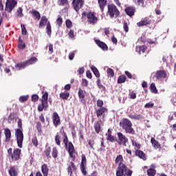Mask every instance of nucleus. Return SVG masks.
<instances>
[{
  "mask_svg": "<svg viewBox=\"0 0 176 176\" xmlns=\"http://www.w3.org/2000/svg\"><path fill=\"white\" fill-rule=\"evenodd\" d=\"M41 172L43 176H49V167H47V164H44L41 166Z\"/></svg>",
  "mask_w": 176,
  "mask_h": 176,
  "instance_id": "25",
  "label": "nucleus"
},
{
  "mask_svg": "<svg viewBox=\"0 0 176 176\" xmlns=\"http://www.w3.org/2000/svg\"><path fill=\"white\" fill-rule=\"evenodd\" d=\"M51 152H52V148L49 146L47 148H45V149L43 151V153L47 159H52V155H50Z\"/></svg>",
  "mask_w": 176,
  "mask_h": 176,
  "instance_id": "32",
  "label": "nucleus"
},
{
  "mask_svg": "<svg viewBox=\"0 0 176 176\" xmlns=\"http://www.w3.org/2000/svg\"><path fill=\"white\" fill-rule=\"evenodd\" d=\"M60 133L63 135V140H67L68 139V135L67 134V132L64 130V126H62L60 129Z\"/></svg>",
  "mask_w": 176,
  "mask_h": 176,
  "instance_id": "42",
  "label": "nucleus"
},
{
  "mask_svg": "<svg viewBox=\"0 0 176 176\" xmlns=\"http://www.w3.org/2000/svg\"><path fill=\"white\" fill-rule=\"evenodd\" d=\"M168 76V73H167V71L164 69L157 71L154 75V78H156V80H160V82H163L164 80L167 82Z\"/></svg>",
  "mask_w": 176,
  "mask_h": 176,
  "instance_id": "6",
  "label": "nucleus"
},
{
  "mask_svg": "<svg viewBox=\"0 0 176 176\" xmlns=\"http://www.w3.org/2000/svg\"><path fill=\"white\" fill-rule=\"evenodd\" d=\"M14 115L15 114L12 113L8 116V123H12V120H14Z\"/></svg>",
  "mask_w": 176,
  "mask_h": 176,
  "instance_id": "58",
  "label": "nucleus"
},
{
  "mask_svg": "<svg viewBox=\"0 0 176 176\" xmlns=\"http://www.w3.org/2000/svg\"><path fill=\"white\" fill-rule=\"evenodd\" d=\"M120 126L122 127L126 134L135 135V130L133 128V122L128 118H122V122H120Z\"/></svg>",
  "mask_w": 176,
  "mask_h": 176,
  "instance_id": "2",
  "label": "nucleus"
},
{
  "mask_svg": "<svg viewBox=\"0 0 176 176\" xmlns=\"http://www.w3.org/2000/svg\"><path fill=\"white\" fill-rule=\"evenodd\" d=\"M123 27H124V31L125 32H129V23H127V22L126 21L124 22Z\"/></svg>",
  "mask_w": 176,
  "mask_h": 176,
  "instance_id": "62",
  "label": "nucleus"
},
{
  "mask_svg": "<svg viewBox=\"0 0 176 176\" xmlns=\"http://www.w3.org/2000/svg\"><path fill=\"white\" fill-rule=\"evenodd\" d=\"M38 61V58L36 57H32L29 60L23 63V67H28V65H32L35 64Z\"/></svg>",
  "mask_w": 176,
  "mask_h": 176,
  "instance_id": "19",
  "label": "nucleus"
},
{
  "mask_svg": "<svg viewBox=\"0 0 176 176\" xmlns=\"http://www.w3.org/2000/svg\"><path fill=\"white\" fill-rule=\"evenodd\" d=\"M23 16V8L21 7H19L16 12V19H21V17Z\"/></svg>",
  "mask_w": 176,
  "mask_h": 176,
  "instance_id": "41",
  "label": "nucleus"
},
{
  "mask_svg": "<svg viewBox=\"0 0 176 176\" xmlns=\"http://www.w3.org/2000/svg\"><path fill=\"white\" fill-rule=\"evenodd\" d=\"M30 14H32V17L34 20H41V13L38 11L35 10H32L30 11Z\"/></svg>",
  "mask_w": 176,
  "mask_h": 176,
  "instance_id": "23",
  "label": "nucleus"
},
{
  "mask_svg": "<svg viewBox=\"0 0 176 176\" xmlns=\"http://www.w3.org/2000/svg\"><path fill=\"white\" fill-rule=\"evenodd\" d=\"M107 141H110V142H115L116 141V137L112 135H108L107 137Z\"/></svg>",
  "mask_w": 176,
  "mask_h": 176,
  "instance_id": "51",
  "label": "nucleus"
},
{
  "mask_svg": "<svg viewBox=\"0 0 176 176\" xmlns=\"http://www.w3.org/2000/svg\"><path fill=\"white\" fill-rule=\"evenodd\" d=\"M107 72V76H110V78H113V76H115V72H113V69H112L111 68H108Z\"/></svg>",
  "mask_w": 176,
  "mask_h": 176,
  "instance_id": "46",
  "label": "nucleus"
},
{
  "mask_svg": "<svg viewBox=\"0 0 176 176\" xmlns=\"http://www.w3.org/2000/svg\"><path fill=\"white\" fill-rule=\"evenodd\" d=\"M107 13L111 19H113V17H119V16H120V12H119V10H118V8L115 4L108 5Z\"/></svg>",
  "mask_w": 176,
  "mask_h": 176,
  "instance_id": "7",
  "label": "nucleus"
},
{
  "mask_svg": "<svg viewBox=\"0 0 176 176\" xmlns=\"http://www.w3.org/2000/svg\"><path fill=\"white\" fill-rule=\"evenodd\" d=\"M47 34L49 36L52 35V25L50 24V21H48L46 26Z\"/></svg>",
  "mask_w": 176,
  "mask_h": 176,
  "instance_id": "40",
  "label": "nucleus"
},
{
  "mask_svg": "<svg viewBox=\"0 0 176 176\" xmlns=\"http://www.w3.org/2000/svg\"><path fill=\"white\" fill-rule=\"evenodd\" d=\"M17 6V1L16 0H6L5 10L8 13H12V10Z\"/></svg>",
  "mask_w": 176,
  "mask_h": 176,
  "instance_id": "11",
  "label": "nucleus"
},
{
  "mask_svg": "<svg viewBox=\"0 0 176 176\" xmlns=\"http://www.w3.org/2000/svg\"><path fill=\"white\" fill-rule=\"evenodd\" d=\"M148 49V47L145 45H141L139 47H136V51L138 52L139 54H141V53H145V50Z\"/></svg>",
  "mask_w": 176,
  "mask_h": 176,
  "instance_id": "35",
  "label": "nucleus"
},
{
  "mask_svg": "<svg viewBox=\"0 0 176 176\" xmlns=\"http://www.w3.org/2000/svg\"><path fill=\"white\" fill-rule=\"evenodd\" d=\"M127 78L124 75H121L118 78L117 82L118 84L124 83Z\"/></svg>",
  "mask_w": 176,
  "mask_h": 176,
  "instance_id": "39",
  "label": "nucleus"
},
{
  "mask_svg": "<svg viewBox=\"0 0 176 176\" xmlns=\"http://www.w3.org/2000/svg\"><path fill=\"white\" fill-rule=\"evenodd\" d=\"M49 21H47V18L46 16H43L41 19L40 23H39V28H43L46 24H47Z\"/></svg>",
  "mask_w": 176,
  "mask_h": 176,
  "instance_id": "26",
  "label": "nucleus"
},
{
  "mask_svg": "<svg viewBox=\"0 0 176 176\" xmlns=\"http://www.w3.org/2000/svg\"><path fill=\"white\" fill-rule=\"evenodd\" d=\"M18 50L21 52L23 50V39H21V36H19V41H18Z\"/></svg>",
  "mask_w": 176,
  "mask_h": 176,
  "instance_id": "44",
  "label": "nucleus"
},
{
  "mask_svg": "<svg viewBox=\"0 0 176 176\" xmlns=\"http://www.w3.org/2000/svg\"><path fill=\"white\" fill-rule=\"evenodd\" d=\"M123 155H118L115 160L116 164H118L116 170V176H131L133 170H131L126 164L123 163Z\"/></svg>",
  "mask_w": 176,
  "mask_h": 176,
  "instance_id": "1",
  "label": "nucleus"
},
{
  "mask_svg": "<svg viewBox=\"0 0 176 176\" xmlns=\"http://www.w3.org/2000/svg\"><path fill=\"white\" fill-rule=\"evenodd\" d=\"M128 118H130V119H134L135 120H142V115L141 114H129L128 116Z\"/></svg>",
  "mask_w": 176,
  "mask_h": 176,
  "instance_id": "33",
  "label": "nucleus"
},
{
  "mask_svg": "<svg viewBox=\"0 0 176 176\" xmlns=\"http://www.w3.org/2000/svg\"><path fill=\"white\" fill-rule=\"evenodd\" d=\"M66 27L67 28H72V21L69 19L66 20Z\"/></svg>",
  "mask_w": 176,
  "mask_h": 176,
  "instance_id": "63",
  "label": "nucleus"
},
{
  "mask_svg": "<svg viewBox=\"0 0 176 176\" xmlns=\"http://www.w3.org/2000/svg\"><path fill=\"white\" fill-rule=\"evenodd\" d=\"M52 155L54 159H57V156H58V150H57V147H54L52 148Z\"/></svg>",
  "mask_w": 176,
  "mask_h": 176,
  "instance_id": "43",
  "label": "nucleus"
},
{
  "mask_svg": "<svg viewBox=\"0 0 176 176\" xmlns=\"http://www.w3.org/2000/svg\"><path fill=\"white\" fill-rule=\"evenodd\" d=\"M85 97H86V91L82 89L81 87L78 88V98H80V100L83 104L86 102V100H85Z\"/></svg>",
  "mask_w": 176,
  "mask_h": 176,
  "instance_id": "20",
  "label": "nucleus"
},
{
  "mask_svg": "<svg viewBox=\"0 0 176 176\" xmlns=\"http://www.w3.org/2000/svg\"><path fill=\"white\" fill-rule=\"evenodd\" d=\"M154 105H155L154 103L148 102V103H146V104L144 105V108H153Z\"/></svg>",
  "mask_w": 176,
  "mask_h": 176,
  "instance_id": "64",
  "label": "nucleus"
},
{
  "mask_svg": "<svg viewBox=\"0 0 176 176\" xmlns=\"http://www.w3.org/2000/svg\"><path fill=\"white\" fill-rule=\"evenodd\" d=\"M96 105L98 108H105V107H104V101H102V100H98Z\"/></svg>",
  "mask_w": 176,
  "mask_h": 176,
  "instance_id": "53",
  "label": "nucleus"
},
{
  "mask_svg": "<svg viewBox=\"0 0 176 176\" xmlns=\"http://www.w3.org/2000/svg\"><path fill=\"white\" fill-rule=\"evenodd\" d=\"M94 129L96 134H100V132L101 131V124L100 123V122L96 121L94 122Z\"/></svg>",
  "mask_w": 176,
  "mask_h": 176,
  "instance_id": "28",
  "label": "nucleus"
},
{
  "mask_svg": "<svg viewBox=\"0 0 176 176\" xmlns=\"http://www.w3.org/2000/svg\"><path fill=\"white\" fill-rule=\"evenodd\" d=\"M91 69L92 72L94 74L95 76H96L97 78H100V72L98 71V69L96 67V66L92 65Z\"/></svg>",
  "mask_w": 176,
  "mask_h": 176,
  "instance_id": "36",
  "label": "nucleus"
},
{
  "mask_svg": "<svg viewBox=\"0 0 176 176\" xmlns=\"http://www.w3.org/2000/svg\"><path fill=\"white\" fill-rule=\"evenodd\" d=\"M134 3H135V5H138V6H142V8H144V0H133Z\"/></svg>",
  "mask_w": 176,
  "mask_h": 176,
  "instance_id": "52",
  "label": "nucleus"
},
{
  "mask_svg": "<svg viewBox=\"0 0 176 176\" xmlns=\"http://www.w3.org/2000/svg\"><path fill=\"white\" fill-rule=\"evenodd\" d=\"M58 5L59 6H65L68 5V0H58Z\"/></svg>",
  "mask_w": 176,
  "mask_h": 176,
  "instance_id": "47",
  "label": "nucleus"
},
{
  "mask_svg": "<svg viewBox=\"0 0 176 176\" xmlns=\"http://www.w3.org/2000/svg\"><path fill=\"white\" fill-rule=\"evenodd\" d=\"M96 116L98 119L105 120V118L108 114V108L107 107H98L96 110Z\"/></svg>",
  "mask_w": 176,
  "mask_h": 176,
  "instance_id": "8",
  "label": "nucleus"
},
{
  "mask_svg": "<svg viewBox=\"0 0 176 176\" xmlns=\"http://www.w3.org/2000/svg\"><path fill=\"white\" fill-rule=\"evenodd\" d=\"M15 136L19 148H23V131L20 129H16Z\"/></svg>",
  "mask_w": 176,
  "mask_h": 176,
  "instance_id": "12",
  "label": "nucleus"
},
{
  "mask_svg": "<svg viewBox=\"0 0 176 176\" xmlns=\"http://www.w3.org/2000/svg\"><path fill=\"white\" fill-rule=\"evenodd\" d=\"M68 36L69 39H75V31L74 30H70L68 33Z\"/></svg>",
  "mask_w": 176,
  "mask_h": 176,
  "instance_id": "49",
  "label": "nucleus"
},
{
  "mask_svg": "<svg viewBox=\"0 0 176 176\" xmlns=\"http://www.w3.org/2000/svg\"><path fill=\"white\" fill-rule=\"evenodd\" d=\"M47 100H49V93L45 91L42 96V98L40 99L41 103L38 105V112H43V109H45V111L47 110V108H49V103L47 102Z\"/></svg>",
  "mask_w": 176,
  "mask_h": 176,
  "instance_id": "5",
  "label": "nucleus"
},
{
  "mask_svg": "<svg viewBox=\"0 0 176 176\" xmlns=\"http://www.w3.org/2000/svg\"><path fill=\"white\" fill-rule=\"evenodd\" d=\"M136 10H137L135 7L133 6H129L125 8L124 12L127 14V16H129V17H133V16L135 14Z\"/></svg>",
  "mask_w": 176,
  "mask_h": 176,
  "instance_id": "16",
  "label": "nucleus"
},
{
  "mask_svg": "<svg viewBox=\"0 0 176 176\" xmlns=\"http://www.w3.org/2000/svg\"><path fill=\"white\" fill-rule=\"evenodd\" d=\"M55 144L58 146H61V135L58 132L55 135Z\"/></svg>",
  "mask_w": 176,
  "mask_h": 176,
  "instance_id": "31",
  "label": "nucleus"
},
{
  "mask_svg": "<svg viewBox=\"0 0 176 176\" xmlns=\"http://www.w3.org/2000/svg\"><path fill=\"white\" fill-rule=\"evenodd\" d=\"M131 141L133 146H135L138 149H141V144H140V143H138L137 141L134 140H131Z\"/></svg>",
  "mask_w": 176,
  "mask_h": 176,
  "instance_id": "50",
  "label": "nucleus"
},
{
  "mask_svg": "<svg viewBox=\"0 0 176 176\" xmlns=\"http://www.w3.org/2000/svg\"><path fill=\"white\" fill-rule=\"evenodd\" d=\"M38 100H39V96H38L37 94H34L32 96V102H36V101H38Z\"/></svg>",
  "mask_w": 176,
  "mask_h": 176,
  "instance_id": "59",
  "label": "nucleus"
},
{
  "mask_svg": "<svg viewBox=\"0 0 176 176\" xmlns=\"http://www.w3.org/2000/svg\"><path fill=\"white\" fill-rule=\"evenodd\" d=\"M135 156H138L140 159H142V160H146V155H145V153L141 150H135Z\"/></svg>",
  "mask_w": 176,
  "mask_h": 176,
  "instance_id": "21",
  "label": "nucleus"
},
{
  "mask_svg": "<svg viewBox=\"0 0 176 176\" xmlns=\"http://www.w3.org/2000/svg\"><path fill=\"white\" fill-rule=\"evenodd\" d=\"M63 142L65 144V149L67 150L69 157H71L72 162H75L76 160V155L75 153V146H74V144L72 142H69V140L65 139L63 140Z\"/></svg>",
  "mask_w": 176,
  "mask_h": 176,
  "instance_id": "3",
  "label": "nucleus"
},
{
  "mask_svg": "<svg viewBox=\"0 0 176 176\" xmlns=\"http://www.w3.org/2000/svg\"><path fill=\"white\" fill-rule=\"evenodd\" d=\"M81 85L83 86V87H87V86H89V81L85 78H82Z\"/></svg>",
  "mask_w": 176,
  "mask_h": 176,
  "instance_id": "57",
  "label": "nucleus"
},
{
  "mask_svg": "<svg viewBox=\"0 0 176 176\" xmlns=\"http://www.w3.org/2000/svg\"><path fill=\"white\" fill-rule=\"evenodd\" d=\"M32 142L34 146L35 147L38 146V138L36 137H34L32 139Z\"/></svg>",
  "mask_w": 176,
  "mask_h": 176,
  "instance_id": "61",
  "label": "nucleus"
},
{
  "mask_svg": "<svg viewBox=\"0 0 176 176\" xmlns=\"http://www.w3.org/2000/svg\"><path fill=\"white\" fill-rule=\"evenodd\" d=\"M87 167V159H86V155L82 154L81 155V162L80 164V170L82 175H87V170L86 168Z\"/></svg>",
  "mask_w": 176,
  "mask_h": 176,
  "instance_id": "9",
  "label": "nucleus"
},
{
  "mask_svg": "<svg viewBox=\"0 0 176 176\" xmlns=\"http://www.w3.org/2000/svg\"><path fill=\"white\" fill-rule=\"evenodd\" d=\"M152 23V21L149 17L146 16L141 20V21L137 23L138 27H144L145 25H149Z\"/></svg>",
  "mask_w": 176,
  "mask_h": 176,
  "instance_id": "18",
  "label": "nucleus"
},
{
  "mask_svg": "<svg viewBox=\"0 0 176 176\" xmlns=\"http://www.w3.org/2000/svg\"><path fill=\"white\" fill-rule=\"evenodd\" d=\"M75 161H71L69 164H68V167L67 168V173H69L70 176H72L74 173H76L78 168L76 167V165H75V163H74Z\"/></svg>",
  "mask_w": 176,
  "mask_h": 176,
  "instance_id": "14",
  "label": "nucleus"
},
{
  "mask_svg": "<svg viewBox=\"0 0 176 176\" xmlns=\"http://www.w3.org/2000/svg\"><path fill=\"white\" fill-rule=\"evenodd\" d=\"M56 25H58V28H61V26L63 25V17L59 16L56 19Z\"/></svg>",
  "mask_w": 176,
  "mask_h": 176,
  "instance_id": "45",
  "label": "nucleus"
},
{
  "mask_svg": "<svg viewBox=\"0 0 176 176\" xmlns=\"http://www.w3.org/2000/svg\"><path fill=\"white\" fill-rule=\"evenodd\" d=\"M151 142L152 146H153L154 149H159L160 147V143L157 142V140H155V138H151Z\"/></svg>",
  "mask_w": 176,
  "mask_h": 176,
  "instance_id": "30",
  "label": "nucleus"
},
{
  "mask_svg": "<svg viewBox=\"0 0 176 176\" xmlns=\"http://www.w3.org/2000/svg\"><path fill=\"white\" fill-rule=\"evenodd\" d=\"M52 122L55 127H58L61 124V119H60V116L58 113L54 112L52 115Z\"/></svg>",
  "mask_w": 176,
  "mask_h": 176,
  "instance_id": "15",
  "label": "nucleus"
},
{
  "mask_svg": "<svg viewBox=\"0 0 176 176\" xmlns=\"http://www.w3.org/2000/svg\"><path fill=\"white\" fill-rule=\"evenodd\" d=\"M95 43L99 46V47H100V49H102V50H108V45H107L105 43L98 39L95 40Z\"/></svg>",
  "mask_w": 176,
  "mask_h": 176,
  "instance_id": "22",
  "label": "nucleus"
},
{
  "mask_svg": "<svg viewBox=\"0 0 176 176\" xmlns=\"http://www.w3.org/2000/svg\"><path fill=\"white\" fill-rule=\"evenodd\" d=\"M8 173L10 176H17V172L16 171V168L14 166L10 167Z\"/></svg>",
  "mask_w": 176,
  "mask_h": 176,
  "instance_id": "38",
  "label": "nucleus"
},
{
  "mask_svg": "<svg viewBox=\"0 0 176 176\" xmlns=\"http://www.w3.org/2000/svg\"><path fill=\"white\" fill-rule=\"evenodd\" d=\"M82 17H87L88 24H91V25L97 24L98 21V18L96 16V12L91 11L88 12H83L82 13Z\"/></svg>",
  "mask_w": 176,
  "mask_h": 176,
  "instance_id": "4",
  "label": "nucleus"
},
{
  "mask_svg": "<svg viewBox=\"0 0 176 176\" xmlns=\"http://www.w3.org/2000/svg\"><path fill=\"white\" fill-rule=\"evenodd\" d=\"M15 69L16 71H20L23 69V63H16Z\"/></svg>",
  "mask_w": 176,
  "mask_h": 176,
  "instance_id": "55",
  "label": "nucleus"
},
{
  "mask_svg": "<svg viewBox=\"0 0 176 176\" xmlns=\"http://www.w3.org/2000/svg\"><path fill=\"white\" fill-rule=\"evenodd\" d=\"M12 160H20L21 159V149L20 148H15L12 152V157H11Z\"/></svg>",
  "mask_w": 176,
  "mask_h": 176,
  "instance_id": "17",
  "label": "nucleus"
},
{
  "mask_svg": "<svg viewBox=\"0 0 176 176\" xmlns=\"http://www.w3.org/2000/svg\"><path fill=\"white\" fill-rule=\"evenodd\" d=\"M107 0H98V4L101 12H104V9H105V6H107Z\"/></svg>",
  "mask_w": 176,
  "mask_h": 176,
  "instance_id": "27",
  "label": "nucleus"
},
{
  "mask_svg": "<svg viewBox=\"0 0 176 176\" xmlns=\"http://www.w3.org/2000/svg\"><path fill=\"white\" fill-rule=\"evenodd\" d=\"M4 134L6 135V142H9L10 141V138H12V132H10V129H5Z\"/></svg>",
  "mask_w": 176,
  "mask_h": 176,
  "instance_id": "24",
  "label": "nucleus"
},
{
  "mask_svg": "<svg viewBox=\"0 0 176 176\" xmlns=\"http://www.w3.org/2000/svg\"><path fill=\"white\" fill-rule=\"evenodd\" d=\"M100 152H105V144H104V138L100 141V148H99Z\"/></svg>",
  "mask_w": 176,
  "mask_h": 176,
  "instance_id": "48",
  "label": "nucleus"
},
{
  "mask_svg": "<svg viewBox=\"0 0 176 176\" xmlns=\"http://www.w3.org/2000/svg\"><path fill=\"white\" fill-rule=\"evenodd\" d=\"M72 5L76 12H79L85 6V0H73Z\"/></svg>",
  "mask_w": 176,
  "mask_h": 176,
  "instance_id": "13",
  "label": "nucleus"
},
{
  "mask_svg": "<svg viewBox=\"0 0 176 176\" xmlns=\"http://www.w3.org/2000/svg\"><path fill=\"white\" fill-rule=\"evenodd\" d=\"M129 97L131 98V100H135V98H137V94L134 91H132L129 94Z\"/></svg>",
  "mask_w": 176,
  "mask_h": 176,
  "instance_id": "54",
  "label": "nucleus"
},
{
  "mask_svg": "<svg viewBox=\"0 0 176 176\" xmlns=\"http://www.w3.org/2000/svg\"><path fill=\"white\" fill-rule=\"evenodd\" d=\"M36 129L38 133H41L42 131V124H41L40 122H36Z\"/></svg>",
  "mask_w": 176,
  "mask_h": 176,
  "instance_id": "60",
  "label": "nucleus"
},
{
  "mask_svg": "<svg viewBox=\"0 0 176 176\" xmlns=\"http://www.w3.org/2000/svg\"><path fill=\"white\" fill-rule=\"evenodd\" d=\"M117 135L118 137V145H123V146H127V144H129V138L126 137L122 132H118Z\"/></svg>",
  "mask_w": 176,
  "mask_h": 176,
  "instance_id": "10",
  "label": "nucleus"
},
{
  "mask_svg": "<svg viewBox=\"0 0 176 176\" xmlns=\"http://www.w3.org/2000/svg\"><path fill=\"white\" fill-rule=\"evenodd\" d=\"M152 168H150L147 170V175L148 176H155L156 175V169H155V165H151Z\"/></svg>",
  "mask_w": 176,
  "mask_h": 176,
  "instance_id": "29",
  "label": "nucleus"
},
{
  "mask_svg": "<svg viewBox=\"0 0 176 176\" xmlns=\"http://www.w3.org/2000/svg\"><path fill=\"white\" fill-rule=\"evenodd\" d=\"M150 90L151 93H153L154 94H157V88H156V85L155 82H152L150 85Z\"/></svg>",
  "mask_w": 176,
  "mask_h": 176,
  "instance_id": "37",
  "label": "nucleus"
},
{
  "mask_svg": "<svg viewBox=\"0 0 176 176\" xmlns=\"http://www.w3.org/2000/svg\"><path fill=\"white\" fill-rule=\"evenodd\" d=\"M75 54H76V51H73V52H69V60L72 61V60H74V58H75Z\"/></svg>",
  "mask_w": 176,
  "mask_h": 176,
  "instance_id": "56",
  "label": "nucleus"
},
{
  "mask_svg": "<svg viewBox=\"0 0 176 176\" xmlns=\"http://www.w3.org/2000/svg\"><path fill=\"white\" fill-rule=\"evenodd\" d=\"M59 97L60 98H61V100H68V98H69V92H62L59 94Z\"/></svg>",
  "mask_w": 176,
  "mask_h": 176,
  "instance_id": "34",
  "label": "nucleus"
}]
</instances>
